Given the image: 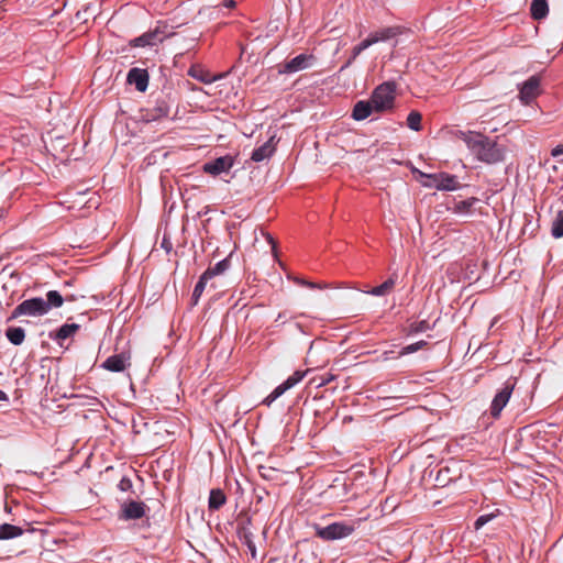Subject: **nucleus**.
I'll use <instances>...</instances> for the list:
<instances>
[{"instance_id":"37998d69","label":"nucleus","mask_w":563,"mask_h":563,"mask_svg":"<svg viewBox=\"0 0 563 563\" xmlns=\"http://www.w3.org/2000/svg\"><path fill=\"white\" fill-rule=\"evenodd\" d=\"M398 354L395 355V352L394 351H385L382 353V358L384 361H388V360H393V358H398Z\"/></svg>"},{"instance_id":"cd10ccee","label":"nucleus","mask_w":563,"mask_h":563,"mask_svg":"<svg viewBox=\"0 0 563 563\" xmlns=\"http://www.w3.org/2000/svg\"><path fill=\"white\" fill-rule=\"evenodd\" d=\"M479 202V199L476 197H471L468 199L459 201L454 205L453 211L455 213H470L471 209Z\"/></svg>"},{"instance_id":"aec40b11","label":"nucleus","mask_w":563,"mask_h":563,"mask_svg":"<svg viewBox=\"0 0 563 563\" xmlns=\"http://www.w3.org/2000/svg\"><path fill=\"white\" fill-rule=\"evenodd\" d=\"M396 279H397V277L395 275H393L387 280H385L383 284H380L379 286L373 287L372 289L365 290L364 292L368 294V295H372V296H375V297L386 296L395 287Z\"/></svg>"},{"instance_id":"8fccbe9b","label":"nucleus","mask_w":563,"mask_h":563,"mask_svg":"<svg viewBox=\"0 0 563 563\" xmlns=\"http://www.w3.org/2000/svg\"><path fill=\"white\" fill-rule=\"evenodd\" d=\"M8 400H9L8 395L2 389H0V401H8Z\"/></svg>"},{"instance_id":"c85d7f7f","label":"nucleus","mask_w":563,"mask_h":563,"mask_svg":"<svg viewBox=\"0 0 563 563\" xmlns=\"http://www.w3.org/2000/svg\"><path fill=\"white\" fill-rule=\"evenodd\" d=\"M551 234L554 239L563 236V210H559L552 221Z\"/></svg>"},{"instance_id":"c756f323","label":"nucleus","mask_w":563,"mask_h":563,"mask_svg":"<svg viewBox=\"0 0 563 563\" xmlns=\"http://www.w3.org/2000/svg\"><path fill=\"white\" fill-rule=\"evenodd\" d=\"M422 115L420 112L412 110L409 112L407 117V126L412 131H420L422 129L421 125Z\"/></svg>"},{"instance_id":"423d86ee","label":"nucleus","mask_w":563,"mask_h":563,"mask_svg":"<svg viewBox=\"0 0 563 563\" xmlns=\"http://www.w3.org/2000/svg\"><path fill=\"white\" fill-rule=\"evenodd\" d=\"M48 313V306L42 297H34L23 300L12 311L9 320L16 319L21 316L41 317Z\"/></svg>"},{"instance_id":"4c0bfd02","label":"nucleus","mask_w":563,"mask_h":563,"mask_svg":"<svg viewBox=\"0 0 563 563\" xmlns=\"http://www.w3.org/2000/svg\"><path fill=\"white\" fill-rule=\"evenodd\" d=\"M258 473L264 479L272 481L274 478L275 470L261 465L258 467Z\"/></svg>"},{"instance_id":"a18cd8bd","label":"nucleus","mask_w":563,"mask_h":563,"mask_svg":"<svg viewBox=\"0 0 563 563\" xmlns=\"http://www.w3.org/2000/svg\"><path fill=\"white\" fill-rule=\"evenodd\" d=\"M236 5V2L234 0H224L222 2V7L227 9H233Z\"/></svg>"},{"instance_id":"473e14b6","label":"nucleus","mask_w":563,"mask_h":563,"mask_svg":"<svg viewBox=\"0 0 563 563\" xmlns=\"http://www.w3.org/2000/svg\"><path fill=\"white\" fill-rule=\"evenodd\" d=\"M208 282H209V279L207 277H205L203 274L199 277V280L197 282V284H196V286L194 288L192 295H191V299L194 301V305H197V302H198L199 298L201 297V295H202V292H203Z\"/></svg>"},{"instance_id":"2f4dec72","label":"nucleus","mask_w":563,"mask_h":563,"mask_svg":"<svg viewBox=\"0 0 563 563\" xmlns=\"http://www.w3.org/2000/svg\"><path fill=\"white\" fill-rule=\"evenodd\" d=\"M287 390H289V387L285 384V382H283L263 400V404L266 406H271L277 398L284 395Z\"/></svg>"},{"instance_id":"603ef678","label":"nucleus","mask_w":563,"mask_h":563,"mask_svg":"<svg viewBox=\"0 0 563 563\" xmlns=\"http://www.w3.org/2000/svg\"><path fill=\"white\" fill-rule=\"evenodd\" d=\"M69 285H70V282H65V283H64V286H65V287H66V286H69Z\"/></svg>"},{"instance_id":"49530a36","label":"nucleus","mask_w":563,"mask_h":563,"mask_svg":"<svg viewBox=\"0 0 563 563\" xmlns=\"http://www.w3.org/2000/svg\"><path fill=\"white\" fill-rule=\"evenodd\" d=\"M64 301H76L78 299V296L74 294H64Z\"/></svg>"},{"instance_id":"2eb2a0df","label":"nucleus","mask_w":563,"mask_h":563,"mask_svg":"<svg viewBox=\"0 0 563 563\" xmlns=\"http://www.w3.org/2000/svg\"><path fill=\"white\" fill-rule=\"evenodd\" d=\"M402 33L401 26H387L369 34L373 44L389 41Z\"/></svg>"},{"instance_id":"b1692460","label":"nucleus","mask_w":563,"mask_h":563,"mask_svg":"<svg viewBox=\"0 0 563 563\" xmlns=\"http://www.w3.org/2000/svg\"><path fill=\"white\" fill-rule=\"evenodd\" d=\"M230 257L231 255L218 262L213 267H209L208 269H206L203 272L205 277H207L210 280L214 276L221 275L224 272H227L231 265Z\"/></svg>"},{"instance_id":"e433bc0d","label":"nucleus","mask_w":563,"mask_h":563,"mask_svg":"<svg viewBox=\"0 0 563 563\" xmlns=\"http://www.w3.org/2000/svg\"><path fill=\"white\" fill-rule=\"evenodd\" d=\"M296 283L298 285H301V286H305V287H308L310 289H323L325 288L327 286L325 285H321V284H317V283H312V282H308V280H305L302 278H296L295 279Z\"/></svg>"},{"instance_id":"412c9836","label":"nucleus","mask_w":563,"mask_h":563,"mask_svg":"<svg viewBox=\"0 0 563 563\" xmlns=\"http://www.w3.org/2000/svg\"><path fill=\"white\" fill-rule=\"evenodd\" d=\"M227 501L225 494L220 488H213L210 490L208 507L209 510H219Z\"/></svg>"},{"instance_id":"f257e3e1","label":"nucleus","mask_w":563,"mask_h":563,"mask_svg":"<svg viewBox=\"0 0 563 563\" xmlns=\"http://www.w3.org/2000/svg\"><path fill=\"white\" fill-rule=\"evenodd\" d=\"M462 140L479 162L497 164L505 161L506 147L487 135L468 131L462 133Z\"/></svg>"},{"instance_id":"9b49d317","label":"nucleus","mask_w":563,"mask_h":563,"mask_svg":"<svg viewBox=\"0 0 563 563\" xmlns=\"http://www.w3.org/2000/svg\"><path fill=\"white\" fill-rule=\"evenodd\" d=\"M316 60L311 54H299L290 60L286 62L279 69L280 74H294L310 68Z\"/></svg>"},{"instance_id":"5701e85b","label":"nucleus","mask_w":563,"mask_h":563,"mask_svg":"<svg viewBox=\"0 0 563 563\" xmlns=\"http://www.w3.org/2000/svg\"><path fill=\"white\" fill-rule=\"evenodd\" d=\"M156 41H157L156 32H146V33L142 34L141 36L133 38L130 42V45L133 47L153 46L156 44Z\"/></svg>"},{"instance_id":"bb28decb","label":"nucleus","mask_w":563,"mask_h":563,"mask_svg":"<svg viewBox=\"0 0 563 563\" xmlns=\"http://www.w3.org/2000/svg\"><path fill=\"white\" fill-rule=\"evenodd\" d=\"M45 302L48 306V311L53 308H59L64 303V296L60 291L49 290L46 294Z\"/></svg>"},{"instance_id":"f8f14e48","label":"nucleus","mask_w":563,"mask_h":563,"mask_svg":"<svg viewBox=\"0 0 563 563\" xmlns=\"http://www.w3.org/2000/svg\"><path fill=\"white\" fill-rule=\"evenodd\" d=\"M148 73L146 69L133 67L129 70L126 81L130 85H134L135 89L140 92L146 91L148 87Z\"/></svg>"},{"instance_id":"dca6fc26","label":"nucleus","mask_w":563,"mask_h":563,"mask_svg":"<svg viewBox=\"0 0 563 563\" xmlns=\"http://www.w3.org/2000/svg\"><path fill=\"white\" fill-rule=\"evenodd\" d=\"M275 153L274 137H271L267 142L253 150L251 159L255 163H261L268 159Z\"/></svg>"},{"instance_id":"6ab92c4d","label":"nucleus","mask_w":563,"mask_h":563,"mask_svg":"<svg viewBox=\"0 0 563 563\" xmlns=\"http://www.w3.org/2000/svg\"><path fill=\"white\" fill-rule=\"evenodd\" d=\"M530 14L533 20L540 21L548 16V0H532L530 5Z\"/></svg>"},{"instance_id":"ea45409f","label":"nucleus","mask_w":563,"mask_h":563,"mask_svg":"<svg viewBox=\"0 0 563 563\" xmlns=\"http://www.w3.org/2000/svg\"><path fill=\"white\" fill-rule=\"evenodd\" d=\"M418 349L416 346L415 343L412 344H409V345H406L404 346L399 352H398V356H405V355H408V354H411V353H415L417 352Z\"/></svg>"},{"instance_id":"9d476101","label":"nucleus","mask_w":563,"mask_h":563,"mask_svg":"<svg viewBox=\"0 0 563 563\" xmlns=\"http://www.w3.org/2000/svg\"><path fill=\"white\" fill-rule=\"evenodd\" d=\"M147 506L143 501L128 500L121 505L119 519L136 520L146 514Z\"/></svg>"},{"instance_id":"c9c22d12","label":"nucleus","mask_w":563,"mask_h":563,"mask_svg":"<svg viewBox=\"0 0 563 563\" xmlns=\"http://www.w3.org/2000/svg\"><path fill=\"white\" fill-rule=\"evenodd\" d=\"M496 517L495 514H486V515H482L479 516L475 522H474V528L475 530H479L482 529L486 523H488L490 520H493L494 518Z\"/></svg>"},{"instance_id":"20e7f679","label":"nucleus","mask_w":563,"mask_h":563,"mask_svg":"<svg viewBox=\"0 0 563 563\" xmlns=\"http://www.w3.org/2000/svg\"><path fill=\"white\" fill-rule=\"evenodd\" d=\"M316 536L323 541H334L350 537L355 531V525L345 521L330 523L325 527L314 526Z\"/></svg>"},{"instance_id":"0eeeda50","label":"nucleus","mask_w":563,"mask_h":563,"mask_svg":"<svg viewBox=\"0 0 563 563\" xmlns=\"http://www.w3.org/2000/svg\"><path fill=\"white\" fill-rule=\"evenodd\" d=\"M516 386V379L508 378L501 386V388L496 393L495 397L490 404V416L493 418H499L503 409L508 404L511 394Z\"/></svg>"},{"instance_id":"4468645a","label":"nucleus","mask_w":563,"mask_h":563,"mask_svg":"<svg viewBox=\"0 0 563 563\" xmlns=\"http://www.w3.org/2000/svg\"><path fill=\"white\" fill-rule=\"evenodd\" d=\"M80 325L77 323H65L59 327L55 332H49V339L55 341L59 346H63V342L73 336Z\"/></svg>"},{"instance_id":"58836bf2","label":"nucleus","mask_w":563,"mask_h":563,"mask_svg":"<svg viewBox=\"0 0 563 563\" xmlns=\"http://www.w3.org/2000/svg\"><path fill=\"white\" fill-rule=\"evenodd\" d=\"M132 487H133L132 481L126 476H123L118 484V488L121 492H128V490L132 489Z\"/></svg>"},{"instance_id":"ddd939ff","label":"nucleus","mask_w":563,"mask_h":563,"mask_svg":"<svg viewBox=\"0 0 563 563\" xmlns=\"http://www.w3.org/2000/svg\"><path fill=\"white\" fill-rule=\"evenodd\" d=\"M251 523V518H245L238 522L236 532L239 539L247 547L252 555L254 556L256 553V547L253 542V533L249 529V525Z\"/></svg>"},{"instance_id":"1a4fd4ad","label":"nucleus","mask_w":563,"mask_h":563,"mask_svg":"<svg viewBox=\"0 0 563 563\" xmlns=\"http://www.w3.org/2000/svg\"><path fill=\"white\" fill-rule=\"evenodd\" d=\"M234 156L228 154L205 163L202 170L211 176H218L228 173L234 166Z\"/></svg>"},{"instance_id":"a211bd4d","label":"nucleus","mask_w":563,"mask_h":563,"mask_svg":"<svg viewBox=\"0 0 563 563\" xmlns=\"http://www.w3.org/2000/svg\"><path fill=\"white\" fill-rule=\"evenodd\" d=\"M104 369L119 373L125 369L126 357L124 354H114L109 356L101 365Z\"/></svg>"},{"instance_id":"a878e982","label":"nucleus","mask_w":563,"mask_h":563,"mask_svg":"<svg viewBox=\"0 0 563 563\" xmlns=\"http://www.w3.org/2000/svg\"><path fill=\"white\" fill-rule=\"evenodd\" d=\"M188 75L203 84H211L216 80V78L211 76L209 71H206L202 68L196 66H191L189 68Z\"/></svg>"},{"instance_id":"79ce46f5","label":"nucleus","mask_w":563,"mask_h":563,"mask_svg":"<svg viewBox=\"0 0 563 563\" xmlns=\"http://www.w3.org/2000/svg\"><path fill=\"white\" fill-rule=\"evenodd\" d=\"M161 246L166 250V252H170L173 249L172 242L166 236L163 238Z\"/></svg>"},{"instance_id":"39448f33","label":"nucleus","mask_w":563,"mask_h":563,"mask_svg":"<svg viewBox=\"0 0 563 563\" xmlns=\"http://www.w3.org/2000/svg\"><path fill=\"white\" fill-rule=\"evenodd\" d=\"M419 175L426 179L422 181V186L428 188H435L442 191H453L460 188V183L455 175L448 173L427 174L422 172H419Z\"/></svg>"},{"instance_id":"7c9ffc66","label":"nucleus","mask_w":563,"mask_h":563,"mask_svg":"<svg viewBox=\"0 0 563 563\" xmlns=\"http://www.w3.org/2000/svg\"><path fill=\"white\" fill-rule=\"evenodd\" d=\"M374 45L373 41L371 40L369 35L360 42L357 45H355L352 49V55L350 59L347 60L345 66L351 65V63L365 49H367L369 46Z\"/></svg>"},{"instance_id":"4be33fe9","label":"nucleus","mask_w":563,"mask_h":563,"mask_svg":"<svg viewBox=\"0 0 563 563\" xmlns=\"http://www.w3.org/2000/svg\"><path fill=\"white\" fill-rule=\"evenodd\" d=\"M24 529L20 526H14L11 523H1L0 525V541L10 540L18 538L24 533Z\"/></svg>"},{"instance_id":"c03bdc74","label":"nucleus","mask_w":563,"mask_h":563,"mask_svg":"<svg viewBox=\"0 0 563 563\" xmlns=\"http://www.w3.org/2000/svg\"><path fill=\"white\" fill-rule=\"evenodd\" d=\"M333 378H334L333 375L328 374L327 377L320 378V382H318L317 386L318 387L324 386V385L329 384Z\"/></svg>"},{"instance_id":"f03ea898","label":"nucleus","mask_w":563,"mask_h":563,"mask_svg":"<svg viewBox=\"0 0 563 563\" xmlns=\"http://www.w3.org/2000/svg\"><path fill=\"white\" fill-rule=\"evenodd\" d=\"M175 103L176 98L172 91L162 90L154 93L152 104L144 110L143 118L148 122L168 118Z\"/></svg>"},{"instance_id":"393cba45","label":"nucleus","mask_w":563,"mask_h":563,"mask_svg":"<svg viewBox=\"0 0 563 563\" xmlns=\"http://www.w3.org/2000/svg\"><path fill=\"white\" fill-rule=\"evenodd\" d=\"M5 336L10 343L21 345L25 339V330L21 327H9L5 330Z\"/></svg>"},{"instance_id":"de8ad7c7","label":"nucleus","mask_w":563,"mask_h":563,"mask_svg":"<svg viewBox=\"0 0 563 563\" xmlns=\"http://www.w3.org/2000/svg\"><path fill=\"white\" fill-rule=\"evenodd\" d=\"M266 240L272 245V249L275 252V250H276V242H275V240L273 239V236L269 233L266 234Z\"/></svg>"},{"instance_id":"a19ab883","label":"nucleus","mask_w":563,"mask_h":563,"mask_svg":"<svg viewBox=\"0 0 563 563\" xmlns=\"http://www.w3.org/2000/svg\"><path fill=\"white\" fill-rule=\"evenodd\" d=\"M551 155L554 158H559L560 156H563V144L556 145L552 151Z\"/></svg>"},{"instance_id":"7ed1b4c3","label":"nucleus","mask_w":563,"mask_h":563,"mask_svg":"<svg viewBox=\"0 0 563 563\" xmlns=\"http://www.w3.org/2000/svg\"><path fill=\"white\" fill-rule=\"evenodd\" d=\"M396 88L395 81H384L373 90L369 100L376 112H384L394 108Z\"/></svg>"},{"instance_id":"72a5a7b5","label":"nucleus","mask_w":563,"mask_h":563,"mask_svg":"<svg viewBox=\"0 0 563 563\" xmlns=\"http://www.w3.org/2000/svg\"><path fill=\"white\" fill-rule=\"evenodd\" d=\"M309 369L306 371H296L294 372L286 380L285 384L290 388L295 387L298 383H300L303 377L308 374Z\"/></svg>"},{"instance_id":"3c124183","label":"nucleus","mask_w":563,"mask_h":563,"mask_svg":"<svg viewBox=\"0 0 563 563\" xmlns=\"http://www.w3.org/2000/svg\"><path fill=\"white\" fill-rule=\"evenodd\" d=\"M4 510H5L7 512H11V507H10L8 504H5V506H4Z\"/></svg>"},{"instance_id":"f704fd0d","label":"nucleus","mask_w":563,"mask_h":563,"mask_svg":"<svg viewBox=\"0 0 563 563\" xmlns=\"http://www.w3.org/2000/svg\"><path fill=\"white\" fill-rule=\"evenodd\" d=\"M428 330H431V325L429 324L428 321L426 320H421V321H416V322H412L410 325H409V331L408 333L409 334H415V333H421V332H426Z\"/></svg>"},{"instance_id":"09e8293b","label":"nucleus","mask_w":563,"mask_h":563,"mask_svg":"<svg viewBox=\"0 0 563 563\" xmlns=\"http://www.w3.org/2000/svg\"><path fill=\"white\" fill-rule=\"evenodd\" d=\"M415 344L419 351V350L423 349L424 346H427L428 342L424 340H421V341L416 342Z\"/></svg>"},{"instance_id":"f3484780","label":"nucleus","mask_w":563,"mask_h":563,"mask_svg":"<svg viewBox=\"0 0 563 563\" xmlns=\"http://www.w3.org/2000/svg\"><path fill=\"white\" fill-rule=\"evenodd\" d=\"M374 107L371 100H360L357 101L352 110V118L355 121H362L367 119L373 113Z\"/></svg>"},{"instance_id":"6e6552de","label":"nucleus","mask_w":563,"mask_h":563,"mask_svg":"<svg viewBox=\"0 0 563 563\" xmlns=\"http://www.w3.org/2000/svg\"><path fill=\"white\" fill-rule=\"evenodd\" d=\"M541 79L539 76L533 75L523 81L521 85H518L519 88V99L520 101L528 106L530 104L541 92Z\"/></svg>"}]
</instances>
